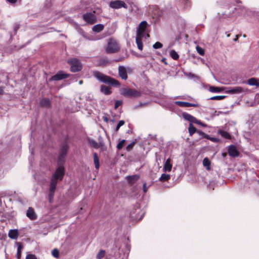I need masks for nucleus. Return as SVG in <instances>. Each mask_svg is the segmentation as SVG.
<instances>
[{"label": "nucleus", "instance_id": "f257e3e1", "mask_svg": "<svg viewBox=\"0 0 259 259\" xmlns=\"http://www.w3.org/2000/svg\"><path fill=\"white\" fill-rule=\"evenodd\" d=\"M65 156L63 155H59L58 167L52 176L49 190V200L50 202H52L53 200L58 182L62 181L65 175V168L63 166V164L65 162Z\"/></svg>", "mask_w": 259, "mask_h": 259}, {"label": "nucleus", "instance_id": "f03ea898", "mask_svg": "<svg viewBox=\"0 0 259 259\" xmlns=\"http://www.w3.org/2000/svg\"><path fill=\"white\" fill-rule=\"evenodd\" d=\"M93 75L99 81L107 83L108 84L112 85L114 87H120V83L117 80L111 78L110 76L104 75L102 73L96 71L93 72Z\"/></svg>", "mask_w": 259, "mask_h": 259}, {"label": "nucleus", "instance_id": "7ed1b4c3", "mask_svg": "<svg viewBox=\"0 0 259 259\" xmlns=\"http://www.w3.org/2000/svg\"><path fill=\"white\" fill-rule=\"evenodd\" d=\"M120 92L122 95L127 98H134L141 96L140 92L130 88H121Z\"/></svg>", "mask_w": 259, "mask_h": 259}, {"label": "nucleus", "instance_id": "20e7f679", "mask_svg": "<svg viewBox=\"0 0 259 259\" xmlns=\"http://www.w3.org/2000/svg\"><path fill=\"white\" fill-rule=\"evenodd\" d=\"M248 90L241 87H229L225 88V92L230 94H240L248 92Z\"/></svg>", "mask_w": 259, "mask_h": 259}, {"label": "nucleus", "instance_id": "39448f33", "mask_svg": "<svg viewBox=\"0 0 259 259\" xmlns=\"http://www.w3.org/2000/svg\"><path fill=\"white\" fill-rule=\"evenodd\" d=\"M119 47L115 40L110 39L108 40L107 47L106 51L107 53H115L118 51Z\"/></svg>", "mask_w": 259, "mask_h": 259}, {"label": "nucleus", "instance_id": "423d86ee", "mask_svg": "<svg viewBox=\"0 0 259 259\" xmlns=\"http://www.w3.org/2000/svg\"><path fill=\"white\" fill-rule=\"evenodd\" d=\"M68 63L71 65L70 70L72 72H78L82 69L80 62L76 58L70 60Z\"/></svg>", "mask_w": 259, "mask_h": 259}, {"label": "nucleus", "instance_id": "0eeeda50", "mask_svg": "<svg viewBox=\"0 0 259 259\" xmlns=\"http://www.w3.org/2000/svg\"><path fill=\"white\" fill-rule=\"evenodd\" d=\"M118 74L120 77L123 80H126L127 78V73H131L132 69L130 67H125L123 66H119L118 67Z\"/></svg>", "mask_w": 259, "mask_h": 259}, {"label": "nucleus", "instance_id": "6e6552de", "mask_svg": "<svg viewBox=\"0 0 259 259\" xmlns=\"http://www.w3.org/2000/svg\"><path fill=\"white\" fill-rule=\"evenodd\" d=\"M109 7L114 9H119L121 8H127L126 4L122 1L115 0L109 3Z\"/></svg>", "mask_w": 259, "mask_h": 259}, {"label": "nucleus", "instance_id": "1a4fd4ad", "mask_svg": "<svg viewBox=\"0 0 259 259\" xmlns=\"http://www.w3.org/2000/svg\"><path fill=\"white\" fill-rule=\"evenodd\" d=\"M83 19L89 24H94L96 22V17L92 13H88L82 16Z\"/></svg>", "mask_w": 259, "mask_h": 259}, {"label": "nucleus", "instance_id": "9d476101", "mask_svg": "<svg viewBox=\"0 0 259 259\" xmlns=\"http://www.w3.org/2000/svg\"><path fill=\"white\" fill-rule=\"evenodd\" d=\"M69 76V74L64 73L63 71H59L57 74L53 76L49 79L50 81L59 80L64 78H66Z\"/></svg>", "mask_w": 259, "mask_h": 259}, {"label": "nucleus", "instance_id": "9b49d317", "mask_svg": "<svg viewBox=\"0 0 259 259\" xmlns=\"http://www.w3.org/2000/svg\"><path fill=\"white\" fill-rule=\"evenodd\" d=\"M231 11H235L239 16H245L248 11V10L243 6H238L237 8H231Z\"/></svg>", "mask_w": 259, "mask_h": 259}, {"label": "nucleus", "instance_id": "f8f14e48", "mask_svg": "<svg viewBox=\"0 0 259 259\" xmlns=\"http://www.w3.org/2000/svg\"><path fill=\"white\" fill-rule=\"evenodd\" d=\"M182 116L186 120L190 121L191 123L198 121L195 117L186 112L183 113Z\"/></svg>", "mask_w": 259, "mask_h": 259}, {"label": "nucleus", "instance_id": "ddd939ff", "mask_svg": "<svg viewBox=\"0 0 259 259\" xmlns=\"http://www.w3.org/2000/svg\"><path fill=\"white\" fill-rule=\"evenodd\" d=\"M175 104L180 106V107H196L198 106L197 104H192L189 102H182V101H176Z\"/></svg>", "mask_w": 259, "mask_h": 259}, {"label": "nucleus", "instance_id": "4468645a", "mask_svg": "<svg viewBox=\"0 0 259 259\" xmlns=\"http://www.w3.org/2000/svg\"><path fill=\"white\" fill-rule=\"evenodd\" d=\"M228 153L231 157H236L239 155V152L236 147L234 145H231L228 148Z\"/></svg>", "mask_w": 259, "mask_h": 259}, {"label": "nucleus", "instance_id": "2eb2a0df", "mask_svg": "<svg viewBox=\"0 0 259 259\" xmlns=\"http://www.w3.org/2000/svg\"><path fill=\"white\" fill-rule=\"evenodd\" d=\"M27 217L31 220H35L37 218V216L31 207H29L26 212Z\"/></svg>", "mask_w": 259, "mask_h": 259}, {"label": "nucleus", "instance_id": "dca6fc26", "mask_svg": "<svg viewBox=\"0 0 259 259\" xmlns=\"http://www.w3.org/2000/svg\"><path fill=\"white\" fill-rule=\"evenodd\" d=\"M171 168L172 165L170 164V159L168 158L164 164L163 170L164 172H169L171 171Z\"/></svg>", "mask_w": 259, "mask_h": 259}, {"label": "nucleus", "instance_id": "f3484780", "mask_svg": "<svg viewBox=\"0 0 259 259\" xmlns=\"http://www.w3.org/2000/svg\"><path fill=\"white\" fill-rule=\"evenodd\" d=\"M9 237L13 239H16L18 236V232L17 230H10L8 233Z\"/></svg>", "mask_w": 259, "mask_h": 259}, {"label": "nucleus", "instance_id": "a211bd4d", "mask_svg": "<svg viewBox=\"0 0 259 259\" xmlns=\"http://www.w3.org/2000/svg\"><path fill=\"white\" fill-rule=\"evenodd\" d=\"M101 92L105 95H108L111 94L110 88L107 86L102 85L100 89Z\"/></svg>", "mask_w": 259, "mask_h": 259}, {"label": "nucleus", "instance_id": "6ab92c4d", "mask_svg": "<svg viewBox=\"0 0 259 259\" xmlns=\"http://www.w3.org/2000/svg\"><path fill=\"white\" fill-rule=\"evenodd\" d=\"M40 105L42 107L49 108L50 106V101L48 99L43 98L40 101Z\"/></svg>", "mask_w": 259, "mask_h": 259}, {"label": "nucleus", "instance_id": "aec40b11", "mask_svg": "<svg viewBox=\"0 0 259 259\" xmlns=\"http://www.w3.org/2000/svg\"><path fill=\"white\" fill-rule=\"evenodd\" d=\"M93 158H94V164L95 166V168L97 169H98L100 167L99 159L98 155L96 153H94L93 154Z\"/></svg>", "mask_w": 259, "mask_h": 259}, {"label": "nucleus", "instance_id": "412c9836", "mask_svg": "<svg viewBox=\"0 0 259 259\" xmlns=\"http://www.w3.org/2000/svg\"><path fill=\"white\" fill-rule=\"evenodd\" d=\"M126 178L130 183L134 184L135 182H136L139 179L140 176L139 175H136L132 176L127 177Z\"/></svg>", "mask_w": 259, "mask_h": 259}, {"label": "nucleus", "instance_id": "4be33fe9", "mask_svg": "<svg viewBox=\"0 0 259 259\" xmlns=\"http://www.w3.org/2000/svg\"><path fill=\"white\" fill-rule=\"evenodd\" d=\"M68 149V146L66 144H63L61 147L60 154H62V155L66 156L67 150Z\"/></svg>", "mask_w": 259, "mask_h": 259}, {"label": "nucleus", "instance_id": "5701e85b", "mask_svg": "<svg viewBox=\"0 0 259 259\" xmlns=\"http://www.w3.org/2000/svg\"><path fill=\"white\" fill-rule=\"evenodd\" d=\"M135 211H132L130 213V217L133 219H138V213L140 212V209L137 207L136 208H134Z\"/></svg>", "mask_w": 259, "mask_h": 259}, {"label": "nucleus", "instance_id": "b1692460", "mask_svg": "<svg viewBox=\"0 0 259 259\" xmlns=\"http://www.w3.org/2000/svg\"><path fill=\"white\" fill-rule=\"evenodd\" d=\"M104 28V25L101 24H97L93 26L92 30L96 32H100Z\"/></svg>", "mask_w": 259, "mask_h": 259}, {"label": "nucleus", "instance_id": "393cba45", "mask_svg": "<svg viewBox=\"0 0 259 259\" xmlns=\"http://www.w3.org/2000/svg\"><path fill=\"white\" fill-rule=\"evenodd\" d=\"M203 165L206 168L207 170L210 169V161L207 157L204 158L203 160Z\"/></svg>", "mask_w": 259, "mask_h": 259}, {"label": "nucleus", "instance_id": "a878e982", "mask_svg": "<svg viewBox=\"0 0 259 259\" xmlns=\"http://www.w3.org/2000/svg\"><path fill=\"white\" fill-rule=\"evenodd\" d=\"M18 247H17V252L16 254V257L17 259H20L21 258V250L23 248V246L21 244V243L17 242V243Z\"/></svg>", "mask_w": 259, "mask_h": 259}, {"label": "nucleus", "instance_id": "bb28decb", "mask_svg": "<svg viewBox=\"0 0 259 259\" xmlns=\"http://www.w3.org/2000/svg\"><path fill=\"white\" fill-rule=\"evenodd\" d=\"M231 8H235L234 7H230L227 11H226L224 14L223 15L225 16V17H231L234 16L233 13L235 11H231Z\"/></svg>", "mask_w": 259, "mask_h": 259}, {"label": "nucleus", "instance_id": "cd10ccee", "mask_svg": "<svg viewBox=\"0 0 259 259\" xmlns=\"http://www.w3.org/2000/svg\"><path fill=\"white\" fill-rule=\"evenodd\" d=\"M189 133L190 136L197 132V130L192 123H190L188 127Z\"/></svg>", "mask_w": 259, "mask_h": 259}, {"label": "nucleus", "instance_id": "c85d7f7f", "mask_svg": "<svg viewBox=\"0 0 259 259\" xmlns=\"http://www.w3.org/2000/svg\"><path fill=\"white\" fill-rule=\"evenodd\" d=\"M147 24V22L145 21L141 22L139 25L138 29L137 30L142 31L143 30V31L145 32Z\"/></svg>", "mask_w": 259, "mask_h": 259}, {"label": "nucleus", "instance_id": "c756f323", "mask_svg": "<svg viewBox=\"0 0 259 259\" xmlns=\"http://www.w3.org/2000/svg\"><path fill=\"white\" fill-rule=\"evenodd\" d=\"M170 178V176L168 174H163L161 175L159 178V181L161 182L167 181Z\"/></svg>", "mask_w": 259, "mask_h": 259}, {"label": "nucleus", "instance_id": "7c9ffc66", "mask_svg": "<svg viewBox=\"0 0 259 259\" xmlns=\"http://www.w3.org/2000/svg\"><path fill=\"white\" fill-rule=\"evenodd\" d=\"M89 143L91 146L94 147V148L98 149L99 148V145L98 143L93 139H89Z\"/></svg>", "mask_w": 259, "mask_h": 259}, {"label": "nucleus", "instance_id": "2f4dec72", "mask_svg": "<svg viewBox=\"0 0 259 259\" xmlns=\"http://www.w3.org/2000/svg\"><path fill=\"white\" fill-rule=\"evenodd\" d=\"M247 83L250 85H256V86L258 85L257 79H255V78H251L247 80Z\"/></svg>", "mask_w": 259, "mask_h": 259}, {"label": "nucleus", "instance_id": "473e14b6", "mask_svg": "<svg viewBox=\"0 0 259 259\" xmlns=\"http://www.w3.org/2000/svg\"><path fill=\"white\" fill-rule=\"evenodd\" d=\"M169 55L170 57L175 60H178L179 58V54L175 50H173L170 51Z\"/></svg>", "mask_w": 259, "mask_h": 259}, {"label": "nucleus", "instance_id": "72a5a7b5", "mask_svg": "<svg viewBox=\"0 0 259 259\" xmlns=\"http://www.w3.org/2000/svg\"><path fill=\"white\" fill-rule=\"evenodd\" d=\"M218 133L225 139H230L231 138L230 135L225 131H219Z\"/></svg>", "mask_w": 259, "mask_h": 259}, {"label": "nucleus", "instance_id": "f704fd0d", "mask_svg": "<svg viewBox=\"0 0 259 259\" xmlns=\"http://www.w3.org/2000/svg\"><path fill=\"white\" fill-rule=\"evenodd\" d=\"M222 90V89L218 87H210L209 88V91L212 93H219L221 92Z\"/></svg>", "mask_w": 259, "mask_h": 259}, {"label": "nucleus", "instance_id": "c9c22d12", "mask_svg": "<svg viewBox=\"0 0 259 259\" xmlns=\"http://www.w3.org/2000/svg\"><path fill=\"white\" fill-rule=\"evenodd\" d=\"M136 41L137 45L138 48L140 50H142L143 49V43L142 41V39H139L138 38H136Z\"/></svg>", "mask_w": 259, "mask_h": 259}, {"label": "nucleus", "instance_id": "e433bc0d", "mask_svg": "<svg viewBox=\"0 0 259 259\" xmlns=\"http://www.w3.org/2000/svg\"><path fill=\"white\" fill-rule=\"evenodd\" d=\"M144 34L145 32L143 31V30L142 31L137 30L136 38H138L139 39H142V38L144 37Z\"/></svg>", "mask_w": 259, "mask_h": 259}, {"label": "nucleus", "instance_id": "4c0bfd02", "mask_svg": "<svg viewBox=\"0 0 259 259\" xmlns=\"http://www.w3.org/2000/svg\"><path fill=\"white\" fill-rule=\"evenodd\" d=\"M196 51L197 53L200 55L201 56H203L204 55V50L202 48L200 47L199 46H197L196 48Z\"/></svg>", "mask_w": 259, "mask_h": 259}, {"label": "nucleus", "instance_id": "58836bf2", "mask_svg": "<svg viewBox=\"0 0 259 259\" xmlns=\"http://www.w3.org/2000/svg\"><path fill=\"white\" fill-rule=\"evenodd\" d=\"M225 97V96H216L211 97L210 99L212 100H221L224 99Z\"/></svg>", "mask_w": 259, "mask_h": 259}, {"label": "nucleus", "instance_id": "ea45409f", "mask_svg": "<svg viewBox=\"0 0 259 259\" xmlns=\"http://www.w3.org/2000/svg\"><path fill=\"white\" fill-rule=\"evenodd\" d=\"M125 142V140H122L121 141H120L117 145V148L118 150L121 149L124 145Z\"/></svg>", "mask_w": 259, "mask_h": 259}, {"label": "nucleus", "instance_id": "a19ab883", "mask_svg": "<svg viewBox=\"0 0 259 259\" xmlns=\"http://www.w3.org/2000/svg\"><path fill=\"white\" fill-rule=\"evenodd\" d=\"M124 124V121L123 120H120L118 122L117 125H116V126L115 127V131L117 132L119 130V128L121 126H122Z\"/></svg>", "mask_w": 259, "mask_h": 259}, {"label": "nucleus", "instance_id": "79ce46f5", "mask_svg": "<svg viewBox=\"0 0 259 259\" xmlns=\"http://www.w3.org/2000/svg\"><path fill=\"white\" fill-rule=\"evenodd\" d=\"M153 47L155 49H160L162 47V44L160 42H156L153 45Z\"/></svg>", "mask_w": 259, "mask_h": 259}, {"label": "nucleus", "instance_id": "37998d69", "mask_svg": "<svg viewBox=\"0 0 259 259\" xmlns=\"http://www.w3.org/2000/svg\"><path fill=\"white\" fill-rule=\"evenodd\" d=\"M105 255V251L103 250H101L99 252L97 255V257L98 259H101Z\"/></svg>", "mask_w": 259, "mask_h": 259}, {"label": "nucleus", "instance_id": "c03bdc74", "mask_svg": "<svg viewBox=\"0 0 259 259\" xmlns=\"http://www.w3.org/2000/svg\"><path fill=\"white\" fill-rule=\"evenodd\" d=\"M197 134L201 136L202 138H208L209 137V135H206V134H205L204 133H203V132L202 131H197Z\"/></svg>", "mask_w": 259, "mask_h": 259}, {"label": "nucleus", "instance_id": "a18cd8bd", "mask_svg": "<svg viewBox=\"0 0 259 259\" xmlns=\"http://www.w3.org/2000/svg\"><path fill=\"white\" fill-rule=\"evenodd\" d=\"M52 254L53 256L55 257H58L59 256V251L57 249H54L53 250L52 252Z\"/></svg>", "mask_w": 259, "mask_h": 259}, {"label": "nucleus", "instance_id": "49530a36", "mask_svg": "<svg viewBox=\"0 0 259 259\" xmlns=\"http://www.w3.org/2000/svg\"><path fill=\"white\" fill-rule=\"evenodd\" d=\"M122 103V101L121 100H117L115 101L114 105V108L117 109L120 105H121Z\"/></svg>", "mask_w": 259, "mask_h": 259}, {"label": "nucleus", "instance_id": "de8ad7c7", "mask_svg": "<svg viewBox=\"0 0 259 259\" xmlns=\"http://www.w3.org/2000/svg\"><path fill=\"white\" fill-rule=\"evenodd\" d=\"M26 259H37L34 254H28L26 255Z\"/></svg>", "mask_w": 259, "mask_h": 259}, {"label": "nucleus", "instance_id": "09e8293b", "mask_svg": "<svg viewBox=\"0 0 259 259\" xmlns=\"http://www.w3.org/2000/svg\"><path fill=\"white\" fill-rule=\"evenodd\" d=\"M206 139H209L210 141H211L212 142H218L219 141L218 138H213V137H210L209 136L208 138H206Z\"/></svg>", "mask_w": 259, "mask_h": 259}, {"label": "nucleus", "instance_id": "8fccbe9b", "mask_svg": "<svg viewBox=\"0 0 259 259\" xmlns=\"http://www.w3.org/2000/svg\"><path fill=\"white\" fill-rule=\"evenodd\" d=\"M134 143H131L130 144H128L127 146H126V150L127 151H130L133 147L134 146Z\"/></svg>", "mask_w": 259, "mask_h": 259}, {"label": "nucleus", "instance_id": "3c124183", "mask_svg": "<svg viewBox=\"0 0 259 259\" xmlns=\"http://www.w3.org/2000/svg\"><path fill=\"white\" fill-rule=\"evenodd\" d=\"M195 123H196L197 124L200 125L201 126H202L203 127H206L207 126V125L206 124L201 122L200 121H199L198 120V121L197 122H195Z\"/></svg>", "mask_w": 259, "mask_h": 259}, {"label": "nucleus", "instance_id": "603ef678", "mask_svg": "<svg viewBox=\"0 0 259 259\" xmlns=\"http://www.w3.org/2000/svg\"><path fill=\"white\" fill-rule=\"evenodd\" d=\"M143 191H144V193H146L147 191V188L146 187V183H144L143 184Z\"/></svg>", "mask_w": 259, "mask_h": 259}, {"label": "nucleus", "instance_id": "864d4df0", "mask_svg": "<svg viewBox=\"0 0 259 259\" xmlns=\"http://www.w3.org/2000/svg\"><path fill=\"white\" fill-rule=\"evenodd\" d=\"M6 1L12 4H14L17 2V0H6Z\"/></svg>", "mask_w": 259, "mask_h": 259}, {"label": "nucleus", "instance_id": "5fc2aeb1", "mask_svg": "<svg viewBox=\"0 0 259 259\" xmlns=\"http://www.w3.org/2000/svg\"><path fill=\"white\" fill-rule=\"evenodd\" d=\"M102 119L104 121H105L106 122H107L109 121L108 117L106 116H103Z\"/></svg>", "mask_w": 259, "mask_h": 259}, {"label": "nucleus", "instance_id": "6e6d98bb", "mask_svg": "<svg viewBox=\"0 0 259 259\" xmlns=\"http://www.w3.org/2000/svg\"><path fill=\"white\" fill-rule=\"evenodd\" d=\"M166 58H162V59H161V62H163V63H164L165 65H167V62H166Z\"/></svg>", "mask_w": 259, "mask_h": 259}, {"label": "nucleus", "instance_id": "4d7b16f0", "mask_svg": "<svg viewBox=\"0 0 259 259\" xmlns=\"http://www.w3.org/2000/svg\"><path fill=\"white\" fill-rule=\"evenodd\" d=\"M182 3H183L184 5H187L188 0H181Z\"/></svg>", "mask_w": 259, "mask_h": 259}, {"label": "nucleus", "instance_id": "13d9d810", "mask_svg": "<svg viewBox=\"0 0 259 259\" xmlns=\"http://www.w3.org/2000/svg\"><path fill=\"white\" fill-rule=\"evenodd\" d=\"M146 105H147L146 103H140L139 106H145Z\"/></svg>", "mask_w": 259, "mask_h": 259}, {"label": "nucleus", "instance_id": "bf43d9fd", "mask_svg": "<svg viewBox=\"0 0 259 259\" xmlns=\"http://www.w3.org/2000/svg\"><path fill=\"white\" fill-rule=\"evenodd\" d=\"M4 90L2 88H0V94H3Z\"/></svg>", "mask_w": 259, "mask_h": 259}, {"label": "nucleus", "instance_id": "052dcab7", "mask_svg": "<svg viewBox=\"0 0 259 259\" xmlns=\"http://www.w3.org/2000/svg\"><path fill=\"white\" fill-rule=\"evenodd\" d=\"M238 40V35H236V37L234 39V41H236Z\"/></svg>", "mask_w": 259, "mask_h": 259}, {"label": "nucleus", "instance_id": "680f3d73", "mask_svg": "<svg viewBox=\"0 0 259 259\" xmlns=\"http://www.w3.org/2000/svg\"><path fill=\"white\" fill-rule=\"evenodd\" d=\"M82 83H83V81L82 80H79V84H82Z\"/></svg>", "mask_w": 259, "mask_h": 259}, {"label": "nucleus", "instance_id": "e2e57ef3", "mask_svg": "<svg viewBox=\"0 0 259 259\" xmlns=\"http://www.w3.org/2000/svg\"><path fill=\"white\" fill-rule=\"evenodd\" d=\"M237 2L238 4L241 3V2H240V1H237Z\"/></svg>", "mask_w": 259, "mask_h": 259}, {"label": "nucleus", "instance_id": "0e129e2a", "mask_svg": "<svg viewBox=\"0 0 259 259\" xmlns=\"http://www.w3.org/2000/svg\"><path fill=\"white\" fill-rule=\"evenodd\" d=\"M190 75L193 76V74H191V73H190Z\"/></svg>", "mask_w": 259, "mask_h": 259}]
</instances>
